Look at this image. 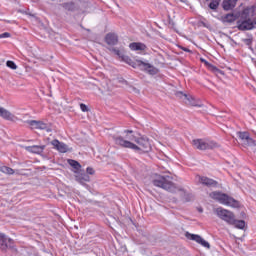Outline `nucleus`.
Instances as JSON below:
<instances>
[{
  "mask_svg": "<svg viewBox=\"0 0 256 256\" xmlns=\"http://www.w3.org/2000/svg\"><path fill=\"white\" fill-rule=\"evenodd\" d=\"M26 123L31 126L32 129H41L42 131H47L49 133V131H51V129L49 128V126L41 121H37V120H28L26 121Z\"/></svg>",
  "mask_w": 256,
  "mask_h": 256,
  "instance_id": "nucleus-10",
  "label": "nucleus"
},
{
  "mask_svg": "<svg viewBox=\"0 0 256 256\" xmlns=\"http://www.w3.org/2000/svg\"><path fill=\"white\" fill-rule=\"evenodd\" d=\"M129 48L131 51H145L147 46L141 42H133L129 44Z\"/></svg>",
  "mask_w": 256,
  "mask_h": 256,
  "instance_id": "nucleus-18",
  "label": "nucleus"
},
{
  "mask_svg": "<svg viewBox=\"0 0 256 256\" xmlns=\"http://www.w3.org/2000/svg\"><path fill=\"white\" fill-rule=\"evenodd\" d=\"M130 61H131V59L126 60V62L129 63V65H131Z\"/></svg>",
  "mask_w": 256,
  "mask_h": 256,
  "instance_id": "nucleus-33",
  "label": "nucleus"
},
{
  "mask_svg": "<svg viewBox=\"0 0 256 256\" xmlns=\"http://www.w3.org/2000/svg\"><path fill=\"white\" fill-rule=\"evenodd\" d=\"M6 65H7V67H9V69H13V70L17 69V64H15V62H13L11 60H8L6 62Z\"/></svg>",
  "mask_w": 256,
  "mask_h": 256,
  "instance_id": "nucleus-25",
  "label": "nucleus"
},
{
  "mask_svg": "<svg viewBox=\"0 0 256 256\" xmlns=\"http://www.w3.org/2000/svg\"><path fill=\"white\" fill-rule=\"evenodd\" d=\"M196 181L201 185H206V187H217V181L205 176H196Z\"/></svg>",
  "mask_w": 256,
  "mask_h": 256,
  "instance_id": "nucleus-13",
  "label": "nucleus"
},
{
  "mask_svg": "<svg viewBox=\"0 0 256 256\" xmlns=\"http://www.w3.org/2000/svg\"><path fill=\"white\" fill-rule=\"evenodd\" d=\"M51 145L58 151L59 153H68V151H72L69 146L57 139L51 141Z\"/></svg>",
  "mask_w": 256,
  "mask_h": 256,
  "instance_id": "nucleus-9",
  "label": "nucleus"
},
{
  "mask_svg": "<svg viewBox=\"0 0 256 256\" xmlns=\"http://www.w3.org/2000/svg\"><path fill=\"white\" fill-rule=\"evenodd\" d=\"M183 51H185L186 53H189V49L188 48H183Z\"/></svg>",
  "mask_w": 256,
  "mask_h": 256,
  "instance_id": "nucleus-32",
  "label": "nucleus"
},
{
  "mask_svg": "<svg viewBox=\"0 0 256 256\" xmlns=\"http://www.w3.org/2000/svg\"><path fill=\"white\" fill-rule=\"evenodd\" d=\"M201 61H205L204 59H202Z\"/></svg>",
  "mask_w": 256,
  "mask_h": 256,
  "instance_id": "nucleus-35",
  "label": "nucleus"
},
{
  "mask_svg": "<svg viewBox=\"0 0 256 256\" xmlns=\"http://www.w3.org/2000/svg\"><path fill=\"white\" fill-rule=\"evenodd\" d=\"M192 145L193 147H195V149H199L200 151H205L207 149H215V147H218L216 142L203 139L193 140Z\"/></svg>",
  "mask_w": 256,
  "mask_h": 256,
  "instance_id": "nucleus-5",
  "label": "nucleus"
},
{
  "mask_svg": "<svg viewBox=\"0 0 256 256\" xmlns=\"http://www.w3.org/2000/svg\"><path fill=\"white\" fill-rule=\"evenodd\" d=\"M178 95H183V97H184L185 99H189V98L187 97V94H183L182 92H179Z\"/></svg>",
  "mask_w": 256,
  "mask_h": 256,
  "instance_id": "nucleus-31",
  "label": "nucleus"
},
{
  "mask_svg": "<svg viewBox=\"0 0 256 256\" xmlns=\"http://www.w3.org/2000/svg\"><path fill=\"white\" fill-rule=\"evenodd\" d=\"M13 247V239L7 238L5 234L0 233V249L2 251H5L6 249H9Z\"/></svg>",
  "mask_w": 256,
  "mask_h": 256,
  "instance_id": "nucleus-11",
  "label": "nucleus"
},
{
  "mask_svg": "<svg viewBox=\"0 0 256 256\" xmlns=\"http://www.w3.org/2000/svg\"><path fill=\"white\" fill-rule=\"evenodd\" d=\"M238 137L244 143V145H249L250 147H255L256 142L253 138L249 137V133L247 132H238Z\"/></svg>",
  "mask_w": 256,
  "mask_h": 256,
  "instance_id": "nucleus-12",
  "label": "nucleus"
},
{
  "mask_svg": "<svg viewBox=\"0 0 256 256\" xmlns=\"http://www.w3.org/2000/svg\"><path fill=\"white\" fill-rule=\"evenodd\" d=\"M136 65L140 67V69H143V71H147L150 75H157L158 71L157 68H155L153 65H151L147 61L143 60H136Z\"/></svg>",
  "mask_w": 256,
  "mask_h": 256,
  "instance_id": "nucleus-7",
  "label": "nucleus"
},
{
  "mask_svg": "<svg viewBox=\"0 0 256 256\" xmlns=\"http://www.w3.org/2000/svg\"><path fill=\"white\" fill-rule=\"evenodd\" d=\"M86 173H88V175H94L95 174V170H93V168H91V167H88L86 169Z\"/></svg>",
  "mask_w": 256,
  "mask_h": 256,
  "instance_id": "nucleus-29",
  "label": "nucleus"
},
{
  "mask_svg": "<svg viewBox=\"0 0 256 256\" xmlns=\"http://www.w3.org/2000/svg\"><path fill=\"white\" fill-rule=\"evenodd\" d=\"M169 179H170L169 176L156 175L152 183L155 187H160L165 191H170V193H175L177 188L175 187V184H173V182H171Z\"/></svg>",
  "mask_w": 256,
  "mask_h": 256,
  "instance_id": "nucleus-4",
  "label": "nucleus"
},
{
  "mask_svg": "<svg viewBox=\"0 0 256 256\" xmlns=\"http://www.w3.org/2000/svg\"><path fill=\"white\" fill-rule=\"evenodd\" d=\"M68 165L74 169V173H77L81 169V164L77 160L68 159Z\"/></svg>",
  "mask_w": 256,
  "mask_h": 256,
  "instance_id": "nucleus-20",
  "label": "nucleus"
},
{
  "mask_svg": "<svg viewBox=\"0 0 256 256\" xmlns=\"http://www.w3.org/2000/svg\"><path fill=\"white\" fill-rule=\"evenodd\" d=\"M0 171L1 173H5L6 175H14L15 174V170H13L10 167H7L5 165H0Z\"/></svg>",
  "mask_w": 256,
  "mask_h": 256,
  "instance_id": "nucleus-24",
  "label": "nucleus"
},
{
  "mask_svg": "<svg viewBox=\"0 0 256 256\" xmlns=\"http://www.w3.org/2000/svg\"><path fill=\"white\" fill-rule=\"evenodd\" d=\"M25 149L28 151V153H34L36 155H41V153H43V151H45V145L26 146Z\"/></svg>",
  "mask_w": 256,
  "mask_h": 256,
  "instance_id": "nucleus-15",
  "label": "nucleus"
},
{
  "mask_svg": "<svg viewBox=\"0 0 256 256\" xmlns=\"http://www.w3.org/2000/svg\"><path fill=\"white\" fill-rule=\"evenodd\" d=\"M111 51L113 53H115V55H117V57L122 59V61H129L128 56H125V53L123 52V50H119L117 48H112Z\"/></svg>",
  "mask_w": 256,
  "mask_h": 256,
  "instance_id": "nucleus-19",
  "label": "nucleus"
},
{
  "mask_svg": "<svg viewBox=\"0 0 256 256\" xmlns=\"http://www.w3.org/2000/svg\"><path fill=\"white\" fill-rule=\"evenodd\" d=\"M210 197L211 199L218 201L221 205H226V207H239V202L225 193L212 192L210 193Z\"/></svg>",
  "mask_w": 256,
  "mask_h": 256,
  "instance_id": "nucleus-3",
  "label": "nucleus"
},
{
  "mask_svg": "<svg viewBox=\"0 0 256 256\" xmlns=\"http://www.w3.org/2000/svg\"><path fill=\"white\" fill-rule=\"evenodd\" d=\"M112 139L116 145L124 147L125 149H133V151H142V153H149L151 151V143L147 138H137L135 145L133 142L123 140V136H112Z\"/></svg>",
  "mask_w": 256,
  "mask_h": 256,
  "instance_id": "nucleus-1",
  "label": "nucleus"
},
{
  "mask_svg": "<svg viewBox=\"0 0 256 256\" xmlns=\"http://www.w3.org/2000/svg\"><path fill=\"white\" fill-rule=\"evenodd\" d=\"M124 133H126V135L123 138V141H129L131 143V141H135L137 139L131 130H125Z\"/></svg>",
  "mask_w": 256,
  "mask_h": 256,
  "instance_id": "nucleus-22",
  "label": "nucleus"
},
{
  "mask_svg": "<svg viewBox=\"0 0 256 256\" xmlns=\"http://www.w3.org/2000/svg\"><path fill=\"white\" fill-rule=\"evenodd\" d=\"M69 5H73V4H66V5H65L66 9L69 7Z\"/></svg>",
  "mask_w": 256,
  "mask_h": 256,
  "instance_id": "nucleus-34",
  "label": "nucleus"
},
{
  "mask_svg": "<svg viewBox=\"0 0 256 256\" xmlns=\"http://www.w3.org/2000/svg\"><path fill=\"white\" fill-rule=\"evenodd\" d=\"M255 15V6L246 7L240 15V20L238 21V29L240 31H251V29H256Z\"/></svg>",
  "mask_w": 256,
  "mask_h": 256,
  "instance_id": "nucleus-2",
  "label": "nucleus"
},
{
  "mask_svg": "<svg viewBox=\"0 0 256 256\" xmlns=\"http://www.w3.org/2000/svg\"><path fill=\"white\" fill-rule=\"evenodd\" d=\"M215 213L219 219H222V221H225L228 225H231V223L234 222L233 219H235V214L225 208H216Z\"/></svg>",
  "mask_w": 256,
  "mask_h": 256,
  "instance_id": "nucleus-6",
  "label": "nucleus"
},
{
  "mask_svg": "<svg viewBox=\"0 0 256 256\" xmlns=\"http://www.w3.org/2000/svg\"><path fill=\"white\" fill-rule=\"evenodd\" d=\"M186 237L190 241H195L196 243H198V245L205 247V249H211V244H209V242H207L205 239H203V237H201L197 234H191V233L187 232Z\"/></svg>",
  "mask_w": 256,
  "mask_h": 256,
  "instance_id": "nucleus-8",
  "label": "nucleus"
},
{
  "mask_svg": "<svg viewBox=\"0 0 256 256\" xmlns=\"http://www.w3.org/2000/svg\"><path fill=\"white\" fill-rule=\"evenodd\" d=\"M105 41L107 45H117V43H119V37L117 34L109 33L106 35Z\"/></svg>",
  "mask_w": 256,
  "mask_h": 256,
  "instance_id": "nucleus-16",
  "label": "nucleus"
},
{
  "mask_svg": "<svg viewBox=\"0 0 256 256\" xmlns=\"http://www.w3.org/2000/svg\"><path fill=\"white\" fill-rule=\"evenodd\" d=\"M226 19H227V21H233V14H228V15H226Z\"/></svg>",
  "mask_w": 256,
  "mask_h": 256,
  "instance_id": "nucleus-30",
  "label": "nucleus"
},
{
  "mask_svg": "<svg viewBox=\"0 0 256 256\" xmlns=\"http://www.w3.org/2000/svg\"><path fill=\"white\" fill-rule=\"evenodd\" d=\"M234 222L230 223V225H234L236 229H245V221L244 220H237L233 219Z\"/></svg>",
  "mask_w": 256,
  "mask_h": 256,
  "instance_id": "nucleus-23",
  "label": "nucleus"
},
{
  "mask_svg": "<svg viewBox=\"0 0 256 256\" xmlns=\"http://www.w3.org/2000/svg\"><path fill=\"white\" fill-rule=\"evenodd\" d=\"M9 37H11V34L9 32L0 34V39H7Z\"/></svg>",
  "mask_w": 256,
  "mask_h": 256,
  "instance_id": "nucleus-27",
  "label": "nucleus"
},
{
  "mask_svg": "<svg viewBox=\"0 0 256 256\" xmlns=\"http://www.w3.org/2000/svg\"><path fill=\"white\" fill-rule=\"evenodd\" d=\"M209 7H210V9L215 11L219 7V2L214 0V1L210 2Z\"/></svg>",
  "mask_w": 256,
  "mask_h": 256,
  "instance_id": "nucleus-26",
  "label": "nucleus"
},
{
  "mask_svg": "<svg viewBox=\"0 0 256 256\" xmlns=\"http://www.w3.org/2000/svg\"><path fill=\"white\" fill-rule=\"evenodd\" d=\"M0 117L6 121H17L16 115L3 107H0Z\"/></svg>",
  "mask_w": 256,
  "mask_h": 256,
  "instance_id": "nucleus-14",
  "label": "nucleus"
},
{
  "mask_svg": "<svg viewBox=\"0 0 256 256\" xmlns=\"http://www.w3.org/2000/svg\"><path fill=\"white\" fill-rule=\"evenodd\" d=\"M89 180H90L89 175H87L85 173H78L76 175V181H78V183L89 182Z\"/></svg>",
  "mask_w": 256,
  "mask_h": 256,
  "instance_id": "nucleus-21",
  "label": "nucleus"
},
{
  "mask_svg": "<svg viewBox=\"0 0 256 256\" xmlns=\"http://www.w3.org/2000/svg\"><path fill=\"white\" fill-rule=\"evenodd\" d=\"M80 109L83 113H87V111H89V108L85 104H80Z\"/></svg>",
  "mask_w": 256,
  "mask_h": 256,
  "instance_id": "nucleus-28",
  "label": "nucleus"
},
{
  "mask_svg": "<svg viewBox=\"0 0 256 256\" xmlns=\"http://www.w3.org/2000/svg\"><path fill=\"white\" fill-rule=\"evenodd\" d=\"M235 5H237V0H224L222 3V7L225 11L235 9Z\"/></svg>",
  "mask_w": 256,
  "mask_h": 256,
  "instance_id": "nucleus-17",
  "label": "nucleus"
}]
</instances>
